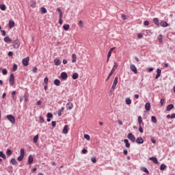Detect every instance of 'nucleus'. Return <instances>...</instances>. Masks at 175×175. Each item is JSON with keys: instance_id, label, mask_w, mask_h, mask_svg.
Instances as JSON below:
<instances>
[{"instance_id": "nucleus-27", "label": "nucleus", "mask_w": 175, "mask_h": 175, "mask_svg": "<svg viewBox=\"0 0 175 175\" xmlns=\"http://www.w3.org/2000/svg\"><path fill=\"white\" fill-rule=\"evenodd\" d=\"M72 64H75L76 62V59H77V56H76V54H72Z\"/></svg>"}, {"instance_id": "nucleus-51", "label": "nucleus", "mask_w": 175, "mask_h": 175, "mask_svg": "<svg viewBox=\"0 0 175 175\" xmlns=\"http://www.w3.org/2000/svg\"><path fill=\"white\" fill-rule=\"evenodd\" d=\"M144 25L147 27L150 25V22H148V21H145Z\"/></svg>"}, {"instance_id": "nucleus-39", "label": "nucleus", "mask_w": 175, "mask_h": 175, "mask_svg": "<svg viewBox=\"0 0 175 175\" xmlns=\"http://www.w3.org/2000/svg\"><path fill=\"white\" fill-rule=\"evenodd\" d=\"M142 170L143 172H144V173H147V174H150V172H148V170H147V168H146V167H142Z\"/></svg>"}, {"instance_id": "nucleus-38", "label": "nucleus", "mask_w": 175, "mask_h": 175, "mask_svg": "<svg viewBox=\"0 0 175 175\" xmlns=\"http://www.w3.org/2000/svg\"><path fill=\"white\" fill-rule=\"evenodd\" d=\"M142 122H143V119H142V116L138 117V124L139 125H142Z\"/></svg>"}, {"instance_id": "nucleus-16", "label": "nucleus", "mask_w": 175, "mask_h": 175, "mask_svg": "<svg viewBox=\"0 0 175 175\" xmlns=\"http://www.w3.org/2000/svg\"><path fill=\"white\" fill-rule=\"evenodd\" d=\"M161 69H159V68H157V75H156V77H155V79H159V77H161Z\"/></svg>"}, {"instance_id": "nucleus-57", "label": "nucleus", "mask_w": 175, "mask_h": 175, "mask_svg": "<svg viewBox=\"0 0 175 175\" xmlns=\"http://www.w3.org/2000/svg\"><path fill=\"white\" fill-rule=\"evenodd\" d=\"M122 20H126V14H122Z\"/></svg>"}, {"instance_id": "nucleus-3", "label": "nucleus", "mask_w": 175, "mask_h": 175, "mask_svg": "<svg viewBox=\"0 0 175 175\" xmlns=\"http://www.w3.org/2000/svg\"><path fill=\"white\" fill-rule=\"evenodd\" d=\"M7 118L8 120H10L11 124H16V118H14L13 115H8Z\"/></svg>"}, {"instance_id": "nucleus-45", "label": "nucleus", "mask_w": 175, "mask_h": 175, "mask_svg": "<svg viewBox=\"0 0 175 175\" xmlns=\"http://www.w3.org/2000/svg\"><path fill=\"white\" fill-rule=\"evenodd\" d=\"M91 161L93 163H96V157H92Z\"/></svg>"}, {"instance_id": "nucleus-18", "label": "nucleus", "mask_w": 175, "mask_h": 175, "mask_svg": "<svg viewBox=\"0 0 175 175\" xmlns=\"http://www.w3.org/2000/svg\"><path fill=\"white\" fill-rule=\"evenodd\" d=\"M153 23L155 24V25H157V27H159V19H158V18H153Z\"/></svg>"}, {"instance_id": "nucleus-62", "label": "nucleus", "mask_w": 175, "mask_h": 175, "mask_svg": "<svg viewBox=\"0 0 175 175\" xmlns=\"http://www.w3.org/2000/svg\"><path fill=\"white\" fill-rule=\"evenodd\" d=\"M123 153H124L125 155H128V150H123Z\"/></svg>"}, {"instance_id": "nucleus-47", "label": "nucleus", "mask_w": 175, "mask_h": 175, "mask_svg": "<svg viewBox=\"0 0 175 175\" xmlns=\"http://www.w3.org/2000/svg\"><path fill=\"white\" fill-rule=\"evenodd\" d=\"M162 38H163L162 35L160 34L159 36V43H162Z\"/></svg>"}, {"instance_id": "nucleus-60", "label": "nucleus", "mask_w": 175, "mask_h": 175, "mask_svg": "<svg viewBox=\"0 0 175 175\" xmlns=\"http://www.w3.org/2000/svg\"><path fill=\"white\" fill-rule=\"evenodd\" d=\"M8 57H12V55H13V52L12 51L8 52Z\"/></svg>"}, {"instance_id": "nucleus-12", "label": "nucleus", "mask_w": 175, "mask_h": 175, "mask_svg": "<svg viewBox=\"0 0 175 175\" xmlns=\"http://www.w3.org/2000/svg\"><path fill=\"white\" fill-rule=\"evenodd\" d=\"M136 143H137V144H143V143H144V139L141 137H138L136 139Z\"/></svg>"}, {"instance_id": "nucleus-48", "label": "nucleus", "mask_w": 175, "mask_h": 175, "mask_svg": "<svg viewBox=\"0 0 175 175\" xmlns=\"http://www.w3.org/2000/svg\"><path fill=\"white\" fill-rule=\"evenodd\" d=\"M79 25L80 28H83V21H79Z\"/></svg>"}, {"instance_id": "nucleus-5", "label": "nucleus", "mask_w": 175, "mask_h": 175, "mask_svg": "<svg viewBox=\"0 0 175 175\" xmlns=\"http://www.w3.org/2000/svg\"><path fill=\"white\" fill-rule=\"evenodd\" d=\"M57 11L59 12V24L62 25V10H61V8H57Z\"/></svg>"}, {"instance_id": "nucleus-59", "label": "nucleus", "mask_w": 175, "mask_h": 175, "mask_svg": "<svg viewBox=\"0 0 175 175\" xmlns=\"http://www.w3.org/2000/svg\"><path fill=\"white\" fill-rule=\"evenodd\" d=\"M151 142L152 143H153L154 144H155V143H157V141L155 140V139H154V137L151 138Z\"/></svg>"}, {"instance_id": "nucleus-19", "label": "nucleus", "mask_w": 175, "mask_h": 175, "mask_svg": "<svg viewBox=\"0 0 175 175\" xmlns=\"http://www.w3.org/2000/svg\"><path fill=\"white\" fill-rule=\"evenodd\" d=\"M145 109H146V111H150V110L151 109V104H150V103H147L145 105Z\"/></svg>"}, {"instance_id": "nucleus-21", "label": "nucleus", "mask_w": 175, "mask_h": 175, "mask_svg": "<svg viewBox=\"0 0 175 175\" xmlns=\"http://www.w3.org/2000/svg\"><path fill=\"white\" fill-rule=\"evenodd\" d=\"M68 126L66 124L64 126L63 131H62V133H64V135H66V133H68Z\"/></svg>"}, {"instance_id": "nucleus-29", "label": "nucleus", "mask_w": 175, "mask_h": 175, "mask_svg": "<svg viewBox=\"0 0 175 175\" xmlns=\"http://www.w3.org/2000/svg\"><path fill=\"white\" fill-rule=\"evenodd\" d=\"M54 84L55 85H61V81H59V79H55L54 81Z\"/></svg>"}, {"instance_id": "nucleus-25", "label": "nucleus", "mask_w": 175, "mask_h": 175, "mask_svg": "<svg viewBox=\"0 0 175 175\" xmlns=\"http://www.w3.org/2000/svg\"><path fill=\"white\" fill-rule=\"evenodd\" d=\"M38 140H39V135H36L33 137V143L36 144L38 143Z\"/></svg>"}, {"instance_id": "nucleus-6", "label": "nucleus", "mask_w": 175, "mask_h": 175, "mask_svg": "<svg viewBox=\"0 0 175 175\" xmlns=\"http://www.w3.org/2000/svg\"><path fill=\"white\" fill-rule=\"evenodd\" d=\"M128 139H129V140H131V142H132L133 143H135V142H136V137L131 133H129Z\"/></svg>"}, {"instance_id": "nucleus-52", "label": "nucleus", "mask_w": 175, "mask_h": 175, "mask_svg": "<svg viewBox=\"0 0 175 175\" xmlns=\"http://www.w3.org/2000/svg\"><path fill=\"white\" fill-rule=\"evenodd\" d=\"M33 73H36L38 72V68L34 67L32 70Z\"/></svg>"}, {"instance_id": "nucleus-56", "label": "nucleus", "mask_w": 175, "mask_h": 175, "mask_svg": "<svg viewBox=\"0 0 175 175\" xmlns=\"http://www.w3.org/2000/svg\"><path fill=\"white\" fill-rule=\"evenodd\" d=\"M1 32L2 33L3 36H6V31L5 30H1Z\"/></svg>"}, {"instance_id": "nucleus-9", "label": "nucleus", "mask_w": 175, "mask_h": 175, "mask_svg": "<svg viewBox=\"0 0 175 175\" xmlns=\"http://www.w3.org/2000/svg\"><path fill=\"white\" fill-rule=\"evenodd\" d=\"M13 47L14 49H18V47H20V40H15L13 42Z\"/></svg>"}, {"instance_id": "nucleus-1", "label": "nucleus", "mask_w": 175, "mask_h": 175, "mask_svg": "<svg viewBox=\"0 0 175 175\" xmlns=\"http://www.w3.org/2000/svg\"><path fill=\"white\" fill-rule=\"evenodd\" d=\"M118 83V77H115L113 83L112 85L111 88L110 89L109 92H113L114 90H116V87H117V84Z\"/></svg>"}, {"instance_id": "nucleus-31", "label": "nucleus", "mask_w": 175, "mask_h": 175, "mask_svg": "<svg viewBox=\"0 0 175 175\" xmlns=\"http://www.w3.org/2000/svg\"><path fill=\"white\" fill-rule=\"evenodd\" d=\"M0 158H3V159H6V155L3 154V152L0 151Z\"/></svg>"}, {"instance_id": "nucleus-14", "label": "nucleus", "mask_w": 175, "mask_h": 175, "mask_svg": "<svg viewBox=\"0 0 175 175\" xmlns=\"http://www.w3.org/2000/svg\"><path fill=\"white\" fill-rule=\"evenodd\" d=\"M160 25H161V27H163L164 28L166 27H169V24L167 23H166V21H162L160 23Z\"/></svg>"}, {"instance_id": "nucleus-13", "label": "nucleus", "mask_w": 175, "mask_h": 175, "mask_svg": "<svg viewBox=\"0 0 175 175\" xmlns=\"http://www.w3.org/2000/svg\"><path fill=\"white\" fill-rule=\"evenodd\" d=\"M33 162V157L31 155V154H30L29 156V157H28V162H27V163L29 164V165H31V163Z\"/></svg>"}, {"instance_id": "nucleus-42", "label": "nucleus", "mask_w": 175, "mask_h": 175, "mask_svg": "<svg viewBox=\"0 0 175 175\" xmlns=\"http://www.w3.org/2000/svg\"><path fill=\"white\" fill-rule=\"evenodd\" d=\"M40 122H41L42 124L44 122V118H43V116H40Z\"/></svg>"}, {"instance_id": "nucleus-22", "label": "nucleus", "mask_w": 175, "mask_h": 175, "mask_svg": "<svg viewBox=\"0 0 175 175\" xmlns=\"http://www.w3.org/2000/svg\"><path fill=\"white\" fill-rule=\"evenodd\" d=\"M4 42L5 43H9V42L10 43V42H12V40L9 36H6V37L4 38Z\"/></svg>"}, {"instance_id": "nucleus-63", "label": "nucleus", "mask_w": 175, "mask_h": 175, "mask_svg": "<svg viewBox=\"0 0 175 175\" xmlns=\"http://www.w3.org/2000/svg\"><path fill=\"white\" fill-rule=\"evenodd\" d=\"M24 98H25V102H27L28 100V98L27 97V95H25Z\"/></svg>"}, {"instance_id": "nucleus-7", "label": "nucleus", "mask_w": 175, "mask_h": 175, "mask_svg": "<svg viewBox=\"0 0 175 175\" xmlns=\"http://www.w3.org/2000/svg\"><path fill=\"white\" fill-rule=\"evenodd\" d=\"M118 68V64L115 62L114 66H113L111 72L109 73V76H113V74L114 73V72H116V70H117Z\"/></svg>"}, {"instance_id": "nucleus-4", "label": "nucleus", "mask_w": 175, "mask_h": 175, "mask_svg": "<svg viewBox=\"0 0 175 175\" xmlns=\"http://www.w3.org/2000/svg\"><path fill=\"white\" fill-rule=\"evenodd\" d=\"M23 66H28L29 65V57H26L22 61Z\"/></svg>"}, {"instance_id": "nucleus-30", "label": "nucleus", "mask_w": 175, "mask_h": 175, "mask_svg": "<svg viewBox=\"0 0 175 175\" xmlns=\"http://www.w3.org/2000/svg\"><path fill=\"white\" fill-rule=\"evenodd\" d=\"M69 28H70V26H69L68 24L64 25L63 26V29H64V31H68Z\"/></svg>"}, {"instance_id": "nucleus-34", "label": "nucleus", "mask_w": 175, "mask_h": 175, "mask_svg": "<svg viewBox=\"0 0 175 175\" xmlns=\"http://www.w3.org/2000/svg\"><path fill=\"white\" fill-rule=\"evenodd\" d=\"M125 102L127 105H131V103H132V100H131V98H126Z\"/></svg>"}, {"instance_id": "nucleus-20", "label": "nucleus", "mask_w": 175, "mask_h": 175, "mask_svg": "<svg viewBox=\"0 0 175 175\" xmlns=\"http://www.w3.org/2000/svg\"><path fill=\"white\" fill-rule=\"evenodd\" d=\"M150 161H152V162H154L155 163V165H158L159 162H158V159H157V157H150L149 158Z\"/></svg>"}, {"instance_id": "nucleus-28", "label": "nucleus", "mask_w": 175, "mask_h": 175, "mask_svg": "<svg viewBox=\"0 0 175 175\" xmlns=\"http://www.w3.org/2000/svg\"><path fill=\"white\" fill-rule=\"evenodd\" d=\"M72 79L73 80H77V79H79V74L77 72H75L72 75Z\"/></svg>"}, {"instance_id": "nucleus-23", "label": "nucleus", "mask_w": 175, "mask_h": 175, "mask_svg": "<svg viewBox=\"0 0 175 175\" xmlns=\"http://www.w3.org/2000/svg\"><path fill=\"white\" fill-rule=\"evenodd\" d=\"M172 109H174V105L173 104H170L167 106V111H170Z\"/></svg>"}, {"instance_id": "nucleus-40", "label": "nucleus", "mask_w": 175, "mask_h": 175, "mask_svg": "<svg viewBox=\"0 0 175 175\" xmlns=\"http://www.w3.org/2000/svg\"><path fill=\"white\" fill-rule=\"evenodd\" d=\"M10 161L12 165H16L17 163L16 159H12Z\"/></svg>"}, {"instance_id": "nucleus-58", "label": "nucleus", "mask_w": 175, "mask_h": 175, "mask_svg": "<svg viewBox=\"0 0 175 175\" xmlns=\"http://www.w3.org/2000/svg\"><path fill=\"white\" fill-rule=\"evenodd\" d=\"M56 125H57V122H55V121H53L52 122V126H53V128H54V127L56 126Z\"/></svg>"}, {"instance_id": "nucleus-32", "label": "nucleus", "mask_w": 175, "mask_h": 175, "mask_svg": "<svg viewBox=\"0 0 175 175\" xmlns=\"http://www.w3.org/2000/svg\"><path fill=\"white\" fill-rule=\"evenodd\" d=\"M12 150L8 149L6 151V155H8V157H10V155H12Z\"/></svg>"}, {"instance_id": "nucleus-10", "label": "nucleus", "mask_w": 175, "mask_h": 175, "mask_svg": "<svg viewBox=\"0 0 175 175\" xmlns=\"http://www.w3.org/2000/svg\"><path fill=\"white\" fill-rule=\"evenodd\" d=\"M130 68L133 73H135V75L137 73V68H136V66H135V64H131Z\"/></svg>"}, {"instance_id": "nucleus-50", "label": "nucleus", "mask_w": 175, "mask_h": 175, "mask_svg": "<svg viewBox=\"0 0 175 175\" xmlns=\"http://www.w3.org/2000/svg\"><path fill=\"white\" fill-rule=\"evenodd\" d=\"M164 102H165V98H161L160 100V104L161 106H163Z\"/></svg>"}, {"instance_id": "nucleus-33", "label": "nucleus", "mask_w": 175, "mask_h": 175, "mask_svg": "<svg viewBox=\"0 0 175 175\" xmlns=\"http://www.w3.org/2000/svg\"><path fill=\"white\" fill-rule=\"evenodd\" d=\"M40 12H41V13L44 14L47 13V10H46L44 8L42 7L40 8Z\"/></svg>"}, {"instance_id": "nucleus-35", "label": "nucleus", "mask_w": 175, "mask_h": 175, "mask_svg": "<svg viewBox=\"0 0 175 175\" xmlns=\"http://www.w3.org/2000/svg\"><path fill=\"white\" fill-rule=\"evenodd\" d=\"M152 122H154V124H157V118L155 116H152L151 117Z\"/></svg>"}, {"instance_id": "nucleus-2", "label": "nucleus", "mask_w": 175, "mask_h": 175, "mask_svg": "<svg viewBox=\"0 0 175 175\" xmlns=\"http://www.w3.org/2000/svg\"><path fill=\"white\" fill-rule=\"evenodd\" d=\"M25 155V152L24 151V148H21V154L17 159L18 162H21V161H23V159H24V156Z\"/></svg>"}, {"instance_id": "nucleus-11", "label": "nucleus", "mask_w": 175, "mask_h": 175, "mask_svg": "<svg viewBox=\"0 0 175 175\" xmlns=\"http://www.w3.org/2000/svg\"><path fill=\"white\" fill-rule=\"evenodd\" d=\"M67 110H72L73 109V103H68L66 105Z\"/></svg>"}, {"instance_id": "nucleus-43", "label": "nucleus", "mask_w": 175, "mask_h": 175, "mask_svg": "<svg viewBox=\"0 0 175 175\" xmlns=\"http://www.w3.org/2000/svg\"><path fill=\"white\" fill-rule=\"evenodd\" d=\"M47 118H53V113H48L46 115Z\"/></svg>"}, {"instance_id": "nucleus-61", "label": "nucleus", "mask_w": 175, "mask_h": 175, "mask_svg": "<svg viewBox=\"0 0 175 175\" xmlns=\"http://www.w3.org/2000/svg\"><path fill=\"white\" fill-rule=\"evenodd\" d=\"M82 152H83V154H85L86 152H88V150H87V149H83V150H82Z\"/></svg>"}, {"instance_id": "nucleus-37", "label": "nucleus", "mask_w": 175, "mask_h": 175, "mask_svg": "<svg viewBox=\"0 0 175 175\" xmlns=\"http://www.w3.org/2000/svg\"><path fill=\"white\" fill-rule=\"evenodd\" d=\"M166 169V165L161 164L160 166V170H165Z\"/></svg>"}, {"instance_id": "nucleus-26", "label": "nucleus", "mask_w": 175, "mask_h": 175, "mask_svg": "<svg viewBox=\"0 0 175 175\" xmlns=\"http://www.w3.org/2000/svg\"><path fill=\"white\" fill-rule=\"evenodd\" d=\"M13 27H14V21H10V22H9V28L10 29H12V28H13Z\"/></svg>"}, {"instance_id": "nucleus-17", "label": "nucleus", "mask_w": 175, "mask_h": 175, "mask_svg": "<svg viewBox=\"0 0 175 175\" xmlns=\"http://www.w3.org/2000/svg\"><path fill=\"white\" fill-rule=\"evenodd\" d=\"M61 77L63 79V80H66V79H68V74L65 72H62Z\"/></svg>"}, {"instance_id": "nucleus-41", "label": "nucleus", "mask_w": 175, "mask_h": 175, "mask_svg": "<svg viewBox=\"0 0 175 175\" xmlns=\"http://www.w3.org/2000/svg\"><path fill=\"white\" fill-rule=\"evenodd\" d=\"M84 137L86 139V140H90L91 139V137L88 134H85Z\"/></svg>"}, {"instance_id": "nucleus-64", "label": "nucleus", "mask_w": 175, "mask_h": 175, "mask_svg": "<svg viewBox=\"0 0 175 175\" xmlns=\"http://www.w3.org/2000/svg\"><path fill=\"white\" fill-rule=\"evenodd\" d=\"M171 118H175V113H173L172 115H171Z\"/></svg>"}, {"instance_id": "nucleus-49", "label": "nucleus", "mask_w": 175, "mask_h": 175, "mask_svg": "<svg viewBox=\"0 0 175 175\" xmlns=\"http://www.w3.org/2000/svg\"><path fill=\"white\" fill-rule=\"evenodd\" d=\"M139 132H140V133H143V127H142V125H139Z\"/></svg>"}, {"instance_id": "nucleus-54", "label": "nucleus", "mask_w": 175, "mask_h": 175, "mask_svg": "<svg viewBox=\"0 0 175 175\" xmlns=\"http://www.w3.org/2000/svg\"><path fill=\"white\" fill-rule=\"evenodd\" d=\"M137 38H138V39H142V38H143V34H142V33H138V34H137Z\"/></svg>"}, {"instance_id": "nucleus-44", "label": "nucleus", "mask_w": 175, "mask_h": 175, "mask_svg": "<svg viewBox=\"0 0 175 175\" xmlns=\"http://www.w3.org/2000/svg\"><path fill=\"white\" fill-rule=\"evenodd\" d=\"M12 70H13V72H16L17 70V65L16 64H14Z\"/></svg>"}, {"instance_id": "nucleus-46", "label": "nucleus", "mask_w": 175, "mask_h": 175, "mask_svg": "<svg viewBox=\"0 0 175 175\" xmlns=\"http://www.w3.org/2000/svg\"><path fill=\"white\" fill-rule=\"evenodd\" d=\"M111 51H109L108 54H107V58L108 59H110V57H111Z\"/></svg>"}, {"instance_id": "nucleus-36", "label": "nucleus", "mask_w": 175, "mask_h": 175, "mask_svg": "<svg viewBox=\"0 0 175 175\" xmlns=\"http://www.w3.org/2000/svg\"><path fill=\"white\" fill-rule=\"evenodd\" d=\"M0 9L1 10H6V5L5 4H0Z\"/></svg>"}, {"instance_id": "nucleus-53", "label": "nucleus", "mask_w": 175, "mask_h": 175, "mask_svg": "<svg viewBox=\"0 0 175 175\" xmlns=\"http://www.w3.org/2000/svg\"><path fill=\"white\" fill-rule=\"evenodd\" d=\"M2 73L3 75H8V70L6 69H3Z\"/></svg>"}, {"instance_id": "nucleus-55", "label": "nucleus", "mask_w": 175, "mask_h": 175, "mask_svg": "<svg viewBox=\"0 0 175 175\" xmlns=\"http://www.w3.org/2000/svg\"><path fill=\"white\" fill-rule=\"evenodd\" d=\"M44 83H46V84H48L49 83V78L45 77L44 79Z\"/></svg>"}, {"instance_id": "nucleus-8", "label": "nucleus", "mask_w": 175, "mask_h": 175, "mask_svg": "<svg viewBox=\"0 0 175 175\" xmlns=\"http://www.w3.org/2000/svg\"><path fill=\"white\" fill-rule=\"evenodd\" d=\"M9 82L11 86H13L14 85V74L10 75Z\"/></svg>"}, {"instance_id": "nucleus-15", "label": "nucleus", "mask_w": 175, "mask_h": 175, "mask_svg": "<svg viewBox=\"0 0 175 175\" xmlns=\"http://www.w3.org/2000/svg\"><path fill=\"white\" fill-rule=\"evenodd\" d=\"M54 64H55V66H59V65H61V60L56 58L54 59Z\"/></svg>"}, {"instance_id": "nucleus-24", "label": "nucleus", "mask_w": 175, "mask_h": 175, "mask_svg": "<svg viewBox=\"0 0 175 175\" xmlns=\"http://www.w3.org/2000/svg\"><path fill=\"white\" fill-rule=\"evenodd\" d=\"M124 143H125V146L126 147V148H129V147H131V144H129V141L126 139H125L124 140Z\"/></svg>"}]
</instances>
